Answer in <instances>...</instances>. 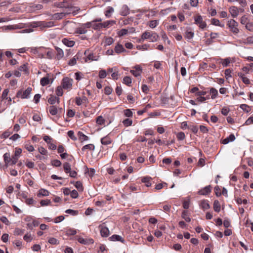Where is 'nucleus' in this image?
Segmentation results:
<instances>
[{"label":"nucleus","instance_id":"412c9836","mask_svg":"<svg viewBox=\"0 0 253 253\" xmlns=\"http://www.w3.org/2000/svg\"><path fill=\"white\" fill-rule=\"evenodd\" d=\"M200 207L201 209H202L203 210H206L210 208V205L208 203V201L207 200H202L200 202Z\"/></svg>","mask_w":253,"mask_h":253},{"label":"nucleus","instance_id":"4468645a","mask_svg":"<svg viewBox=\"0 0 253 253\" xmlns=\"http://www.w3.org/2000/svg\"><path fill=\"white\" fill-rule=\"evenodd\" d=\"M116 23V21L113 20H110L106 21L102 23V28H108L114 25Z\"/></svg>","mask_w":253,"mask_h":253},{"label":"nucleus","instance_id":"393cba45","mask_svg":"<svg viewBox=\"0 0 253 253\" xmlns=\"http://www.w3.org/2000/svg\"><path fill=\"white\" fill-rule=\"evenodd\" d=\"M194 36V33L191 31H189V29H187L185 33L184 38L188 40H190L193 39Z\"/></svg>","mask_w":253,"mask_h":253},{"label":"nucleus","instance_id":"f257e3e1","mask_svg":"<svg viewBox=\"0 0 253 253\" xmlns=\"http://www.w3.org/2000/svg\"><path fill=\"white\" fill-rule=\"evenodd\" d=\"M159 39L158 35L154 32L145 31L141 35V40L149 39L151 42H155L158 41ZM139 42H141L140 40Z\"/></svg>","mask_w":253,"mask_h":253},{"label":"nucleus","instance_id":"3c124183","mask_svg":"<svg viewBox=\"0 0 253 253\" xmlns=\"http://www.w3.org/2000/svg\"><path fill=\"white\" fill-rule=\"evenodd\" d=\"M114 40L111 37H108L105 39V44L106 45H110L113 43Z\"/></svg>","mask_w":253,"mask_h":253},{"label":"nucleus","instance_id":"e433bc0d","mask_svg":"<svg viewBox=\"0 0 253 253\" xmlns=\"http://www.w3.org/2000/svg\"><path fill=\"white\" fill-rule=\"evenodd\" d=\"M181 217L182 218L184 219V220L187 222H189L191 221V218L188 216L187 211H183L181 213Z\"/></svg>","mask_w":253,"mask_h":253},{"label":"nucleus","instance_id":"4d7b16f0","mask_svg":"<svg viewBox=\"0 0 253 253\" xmlns=\"http://www.w3.org/2000/svg\"><path fill=\"white\" fill-rule=\"evenodd\" d=\"M75 186L79 191H82L83 190V185L80 181H77L75 184Z\"/></svg>","mask_w":253,"mask_h":253},{"label":"nucleus","instance_id":"ea45409f","mask_svg":"<svg viewBox=\"0 0 253 253\" xmlns=\"http://www.w3.org/2000/svg\"><path fill=\"white\" fill-rule=\"evenodd\" d=\"M49 80L48 77H43L41 79V84L45 86L49 84Z\"/></svg>","mask_w":253,"mask_h":253},{"label":"nucleus","instance_id":"774afa93","mask_svg":"<svg viewBox=\"0 0 253 253\" xmlns=\"http://www.w3.org/2000/svg\"><path fill=\"white\" fill-rule=\"evenodd\" d=\"M253 124V115L249 117L245 122V124L247 126Z\"/></svg>","mask_w":253,"mask_h":253},{"label":"nucleus","instance_id":"de8ad7c7","mask_svg":"<svg viewBox=\"0 0 253 253\" xmlns=\"http://www.w3.org/2000/svg\"><path fill=\"white\" fill-rule=\"evenodd\" d=\"M48 243L51 245H58L59 244V241L55 238H49L48 241Z\"/></svg>","mask_w":253,"mask_h":253},{"label":"nucleus","instance_id":"7ed1b4c3","mask_svg":"<svg viewBox=\"0 0 253 253\" xmlns=\"http://www.w3.org/2000/svg\"><path fill=\"white\" fill-rule=\"evenodd\" d=\"M195 24L199 25V27L203 29L207 27L206 22L203 21V17L200 15H197L194 17Z\"/></svg>","mask_w":253,"mask_h":253},{"label":"nucleus","instance_id":"20e7f679","mask_svg":"<svg viewBox=\"0 0 253 253\" xmlns=\"http://www.w3.org/2000/svg\"><path fill=\"white\" fill-rule=\"evenodd\" d=\"M32 91L31 87H28L23 92L21 90L18 91L17 93L16 96L20 97L21 98H28Z\"/></svg>","mask_w":253,"mask_h":253},{"label":"nucleus","instance_id":"a18cd8bd","mask_svg":"<svg viewBox=\"0 0 253 253\" xmlns=\"http://www.w3.org/2000/svg\"><path fill=\"white\" fill-rule=\"evenodd\" d=\"M123 125L126 126H129L132 125V121L130 119H126L123 121Z\"/></svg>","mask_w":253,"mask_h":253},{"label":"nucleus","instance_id":"6e6552de","mask_svg":"<svg viewBox=\"0 0 253 253\" xmlns=\"http://www.w3.org/2000/svg\"><path fill=\"white\" fill-rule=\"evenodd\" d=\"M130 73L135 77L139 76L142 73V69L141 67L137 65L134 67V69L130 70Z\"/></svg>","mask_w":253,"mask_h":253},{"label":"nucleus","instance_id":"13d9d810","mask_svg":"<svg viewBox=\"0 0 253 253\" xmlns=\"http://www.w3.org/2000/svg\"><path fill=\"white\" fill-rule=\"evenodd\" d=\"M0 220L4 223L5 224L8 225L10 224V222L6 217L2 216H0Z\"/></svg>","mask_w":253,"mask_h":253},{"label":"nucleus","instance_id":"37998d69","mask_svg":"<svg viewBox=\"0 0 253 253\" xmlns=\"http://www.w3.org/2000/svg\"><path fill=\"white\" fill-rule=\"evenodd\" d=\"M211 23L212 25H214L215 26H220L222 28L224 27V25L221 24L219 20L217 19H215V18L212 19Z\"/></svg>","mask_w":253,"mask_h":253},{"label":"nucleus","instance_id":"a211bd4d","mask_svg":"<svg viewBox=\"0 0 253 253\" xmlns=\"http://www.w3.org/2000/svg\"><path fill=\"white\" fill-rule=\"evenodd\" d=\"M235 139V136L233 134H231L228 137L223 139L221 141V143L223 144H227L230 142H232Z\"/></svg>","mask_w":253,"mask_h":253},{"label":"nucleus","instance_id":"bf43d9fd","mask_svg":"<svg viewBox=\"0 0 253 253\" xmlns=\"http://www.w3.org/2000/svg\"><path fill=\"white\" fill-rule=\"evenodd\" d=\"M221 64L223 67H227L230 63V59L229 58H226L224 60H221Z\"/></svg>","mask_w":253,"mask_h":253},{"label":"nucleus","instance_id":"c85d7f7f","mask_svg":"<svg viewBox=\"0 0 253 253\" xmlns=\"http://www.w3.org/2000/svg\"><path fill=\"white\" fill-rule=\"evenodd\" d=\"M238 76L242 79L243 82L244 84H249L250 83L249 79L245 77V76L243 73H239Z\"/></svg>","mask_w":253,"mask_h":253},{"label":"nucleus","instance_id":"0e129e2a","mask_svg":"<svg viewBox=\"0 0 253 253\" xmlns=\"http://www.w3.org/2000/svg\"><path fill=\"white\" fill-rule=\"evenodd\" d=\"M8 90L7 89H4L3 92L1 95V98L2 100L4 99H8Z\"/></svg>","mask_w":253,"mask_h":253},{"label":"nucleus","instance_id":"ddd939ff","mask_svg":"<svg viewBox=\"0 0 253 253\" xmlns=\"http://www.w3.org/2000/svg\"><path fill=\"white\" fill-rule=\"evenodd\" d=\"M211 192V186H207L198 191V194L202 195H206Z\"/></svg>","mask_w":253,"mask_h":253},{"label":"nucleus","instance_id":"09e8293b","mask_svg":"<svg viewBox=\"0 0 253 253\" xmlns=\"http://www.w3.org/2000/svg\"><path fill=\"white\" fill-rule=\"evenodd\" d=\"M240 22L242 24L246 25L249 23V20L246 15L243 16L240 19Z\"/></svg>","mask_w":253,"mask_h":253},{"label":"nucleus","instance_id":"5fc2aeb1","mask_svg":"<svg viewBox=\"0 0 253 253\" xmlns=\"http://www.w3.org/2000/svg\"><path fill=\"white\" fill-rule=\"evenodd\" d=\"M10 134L11 132L10 131H6L4 132L3 133H2L1 135H0V138L1 139H6L7 137H8Z\"/></svg>","mask_w":253,"mask_h":253},{"label":"nucleus","instance_id":"338daca9","mask_svg":"<svg viewBox=\"0 0 253 253\" xmlns=\"http://www.w3.org/2000/svg\"><path fill=\"white\" fill-rule=\"evenodd\" d=\"M68 135L73 140H76L77 139L76 137L74 135V132L72 130H70L68 132Z\"/></svg>","mask_w":253,"mask_h":253},{"label":"nucleus","instance_id":"680f3d73","mask_svg":"<svg viewBox=\"0 0 253 253\" xmlns=\"http://www.w3.org/2000/svg\"><path fill=\"white\" fill-rule=\"evenodd\" d=\"M105 123V120L102 116H99L97 118L96 123L99 125H103Z\"/></svg>","mask_w":253,"mask_h":253},{"label":"nucleus","instance_id":"2f4dec72","mask_svg":"<svg viewBox=\"0 0 253 253\" xmlns=\"http://www.w3.org/2000/svg\"><path fill=\"white\" fill-rule=\"evenodd\" d=\"M114 11V9L112 7L108 6L107 10L105 12V15L107 18H109L111 16V14Z\"/></svg>","mask_w":253,"mask_h":253},{"label":"nucleus","instance_id":"5701e85b","mask_svg":"<svg viewBox=\"0 0 253 253\" xmlns=\"http://www.w3.org/2000/svg\"><path fill=\"white\" fill-rule=\"evenodd\" d=\"M112 140L108 135L103 137L101 139V143L102 145H107L111 144Z\"/></svg>","mask_w":253,"mask_h":253},{"label":"nucleus","instance_id":"cd10ccee","mask_svg":"<svg viewBox=\"0 0 253 253\" xmlns=\"http://www.w3.org/2000/svg\"><path fill=\"white\" fill-rule=\"evenodd\" d=\"M210 93L211 94V98L212 99H214L218 95L217 90L213 87L210 88Z\"/></svg>","mask_w":253,"mask_h":253},{"label":"nucleus","instance_id":"6ab92c4d","mask_svg":"<svg viewBox=\"0 0 253 253\" xmlns=\"http://www.w3.org/2000/svg\"><path fill=\"white\" fill-rule=\"evenodd\" d=\"M62 43L68 47H73L75 42L74 41L70 40L67 38H64L62 40Z\"/></svg>","mask_w":253,"mask_h":253},{"label":"nucleus","instance_id":"f03ea898","mask_svg":"<svg viewBox=\"0 0 253 253\" xmlns=\"http://www.w3.org/2000/svg\"><path fill=\"white\" fill-rule=\"evenodd\" d=\"M227 26L234 34H237L239 32V30L238 28V23L235 20L230 19L228 20Z\"/></svg>","mask_w":253,"mask_h":253},{"label":"nucleus","instance_id":"4be33fe9","mask_svg":"<svg viewBox=\"0 0 253 253\" xmlns=\"http://www.w3.org/2000/svg\"><path fill=\"white\" fill-rule=\"evenodd\" d=\"M115 52L118 54L121 53L123 52L126 51V49L124 48L123 46L119 43H118L115 47Z\"/></svg>","mask_w":253,"mask_h":253},{"label":"nucleus","instance_id":"72a5a7b5","mask_svg":"<svg viewBox=\"0 0 253 253\" xmlns=\"http://www.w3.org/2000/svg\"><path fill=\"white\" fill-rule=\"evenodd\" d=\"M49 192L46 189H41L39 191V193L38 194V196L40 197L42 196H47L49 195Z\"/></svg>","mask_w":253,"mask_h":253},{"label":"nucleus","instance_id":"c03bdc74","mask_svg":"<svg viewBox=\"0 0 253 253\" xmlns=\"http://www.w3.org/2000/svg\"><path fill=\"white\" fill-rule=\"evenodd\" d=\"M63 87L61 86H58L57 87L55 93L58 96H61L63 94Z\"/></svg>","mask_w":253,"mask_h":253},{"label":"nucleus","instance_id":"79ce46f5","mask_svg":"<svg viewBox=\"0 0 253 253\" xmlns=\"http://www.w3.org/2000/svg\"><path fill=\"white\" fill-rule=\"evenodd\" d=\"M78 135L79 139L82 141H85L88 139V137L84 135L82 132L79 131L78 133Z\"/></svg>","mask_w":253,"mask_h":253},{"label":"nucleus","instance_id":"9d476101","mask_svg":"<svg viewBox=\"0 0 253 253\" xmlns=\"http://www.w3.org/2000/svg\"><path fill=\"white\" fill-rule=\"evenodd\" d=\"M229 10L233 18H235L239 15V9L237 7L235 6L230 7L229 9Z\"/></svg>","mask_w":253,"mask_h":253},{"label":"nucleus","instance_id":"a878e982","mask_svg":"<svg viewBox=\"0 0 253 253\" xmlns=\"http://www.w3.org/2000/svg\"><path fill=\"white\" fill-rule=\"evenodd\" d=\"M110 239L111 241H120L122 243H124L125 240L120 235H113L111 237H110Z\"/></svg>","mask_w":253,"mask_h":253},{"label":"nucleus","instance_id":"f3484780","mask_svg":"<svg viewBox=\"0 0 253 253\" xmlns=\"http://www.w3.org/2000/svg\"><path fill=\"white\" fill-rule=\"evenodd\" d=\"M152 178L150 176H147L145 177H143L141 178V182L142 183H145L146 186L149 187H150L152 185L151 181Z\"/></svg>","mask_w":253,"mask_h":253},{"label":"nucleus","instance_id":"a19ab883","mask_svg":"<svg viewBox=\"0 0 253 253\" xmlns=\"http://www.w3.org/2000/svg\"><path fill=\"white\" fill-rule=\"evenodd\" d=\"M92 28L95 30H99L102 29V23H96V22L92 21Z\"/></svg>","mask_w":253,"mask_h":253},{"label":"nucleus","instance_id":"bb28decb","mask_svg":"<svg viewBox=\"0 0 253 253\" xmlns=\"http://www.w3.org/2000/svg\"><path fill=\"white\" fill-rule=\"evenodd\" d=\"M99 56H94L93 54L90 53L89 54L86 58L85 59V62H87L88 61H97L98 60Z\"/></svg>","mask_w":253,"mask_h":253},{"label":"nucleus","instance_id":"b1692460","mask_svg":"<svg viewBox=\"0 0 253 253\" xmlns=\"http://www.w3.org/2000/svg\"><path fill=\"white\" fill-rule=\"evenodd\" d=\"M55 49H56V50L57 51L56 58L58 60H60L63 57V56H64V52H63V50L61 48H59L58 47H56Z\"/></svg>","mask_w":253,"mask_h":253},{"label":"nucleus","instance_id":"2eb2a0df","mask_svg":"<svg viewBox=\"0 0 253 253\" xmlns=\"http://www.w3.org/2000/svg\"><path fill=\"white\" fill-rule=\"evenodd\" d=\"M3 160L6 167L10 165L11 158L9 153H6L4 154Z\"/></svg>","mask_w":253,"mask_h":253},{"label":"nucleus","instance_id":"603ef678","mask_svg":"<svg viewBox=\"0 0 253 253\" xmlns=\"http://www.w3.org/2000/svg\"><path fill=\"white\" fill-rule=\"evenodd\" d=\"M25 148L29 152H33L34 151V148L30 143H27L25 145Z\"/></svg>","mask_w":253,"mask_h":253},{"label":"nucleus","instance_id":"69168bd1","mask_svg":"<svg viewBox=\"0 0 253 253\" xmlns=\"http://www.w3.org/2000/svg\"><path fill=\"white\" fill-rule=\"evenodd\" d=\"M24 240L27 242H30L32 240V237L30 234L27 233L23 237Z\"/></svg>","mask_w":253,"mask_h":253},{"label":"nucleus","instance_id":"c9c22d12","mask_svg":"<svg viewBox=\"0 0 253 253\" xmlns=\"http://www.w3.org/2000/svg\"><path fill=\"white\" fill-rule=\"evenodd\" d=\"M123 83L128 86H130L132 83L131 79L130 77L126 76L123 79Z\"/></svg>","mask_w":253,"mask_h":253},{"label":"nucleus","instance_id":"58836bf2","mask_svg":"<svg viewBox=\"0 0 253 253\" xmlns=\"http://www.w3.org/2000/svg\"><path fill=\"white\" fill-rule=\"evenodd\" d=\"M158 20H154L150 21L148 25L151 28L154 29L158 26Z\"/></svg>","mask_w":253,"mask_h":253},{"label":"nucleus","instance_id":"423d86ee","mask_svg":"<svg viewBox=\"0 0 253 253\" xmlns=\"http://www.w3.org/2000/svg\"><path fill=\"white\" fill-rule=\"evenodd\" d=\"M44 50V47H35L32 49V51L34 54H37L39 58H42L45 57L43 54Z\"/></svg>","mask_w":253,"mask_h":253},{"label":"nucleus","instance_id":"f8f14e48","mask_svg":"<svg viewBox=\"0 0 253 253\" xmlns=\"http://www.w3.org/2000/svg\"><path fill=\"white\" fill-rule=\"evenodd\" d=\"M43 54L45 56L44 58L49 59H52L53 56V53L52 50L45 47H44V50H43Z\"/></svg>","mask_w":253,"mask_h":253},{"label":"nucleus","instance_id":"1a4fd4ad","mask_svg":"<svg viewBox=\"0 0 253 253\" xmlns=\"http://www.w3.org/2000/svg\"><path fill=\"white\" fill-rule=\"evenodd\" d=\"M99 228L101 236L103 237H108L109 234V230L108 228L103 225H100Z\"/></svg>","mask_w":253,"mask_h":253},{"label":"nucleus","instance_id":"4c0bfd02","mask_svg":"<svg viewBox=\"0 0 253 253\" xmlns=\"http://www.w3.org/2000/svg\"><path fill=\"white\" fill-rule=\"evenodd\" d=\"M95 149V146L93 144H89L84 145L82 149V151H84L85 150L88 149L89 150L93 151Z\"/></svg>","mask_w":253,"mask_h":253},{"label":"nucleus","instance_id":"8fccbe9b","mask_svg":"<svg viewBox=\"0 0 253 253\" xmlns=\"http://www.w3.org/2000/svg\"><path fill=\"white\" fill-rule=\"evenodd\" d=\"M128 33V30L126 29H122L118 32V35L119 37H122L126 35Z\"/></svg>","mask_w":253,"mask_h":253},{"label":"nucleus","instance_id":"052dcab7","mask_svg":"<svg viewBox=\"0 0 253 253\" xmlns=\"http://www.w3.org/2000/svg\"><path fill=\"white\" fill-rule=\"evenodd\" d=\"M99 77L101 79L105 78L107 76V73L105 70H101L99 72Z\"/></svg>","mask_w":253,"mask_h":253},{"label":"nucleus","instance_id":"7c9ffc66","mask_svg":"<svg viewBox=\"0 0 253 253\" xmlns=\"http://www.w3.org/2000/svg\"><path fill=\"white\" fill-rule=\"evenodd\" d=\"M79 56H80L79 54H76L73 58L69 61L68 64L70 66L75 65L77 63V60L79 59Z\"/></svg>","mask_w":253,"mask_h":253},{"label":"nucleus","instance_id":"39448f33","mask_svg":"<svg viewBox=\"0 0 253 253\" xmlns=\"http://www.w3.org/2000/svg\"><path fill=\"white\" fill-rule=\"evenodd\" d=\"M73 80L68 77L64 78L62 80V87L64 89H70L72 87Z\"/></svg>","mask_w":253,"mask_h":253},{"label":"nucleus","instance_id":"f704fd0d","mask_svg":"<svg viewBox=\"0 0 253 253\" xmlns=\"http://www.w3.org/2000/svg\"><path fill=\"white\" fill-rule=\"evenodd\" d=\"M27 63L24 64L19 67L18 70L20 72H24L25 74H27L28 73V69L27 67Z\"/></svg>","mask_w":253,"mask_h":253},{"label":"nucleus","instance_id":"0eeeda50","mask_svg":"<svg viewBox=\"0 0 253 253\" xmlns=\"http://www.w3.org/2000/svg\"><path fill=\"white\" fill-rule=\"evenodd\" d=\"M62 109L59 108L58 109L55 106H51L49 107V112L51 115H59L62 113Z\"/></svg>","mask_w":253,"mask_h":253},{"label":"nucleus","instance_id":"c756f323","mask_svg":"<svg viewBox=\"0 0 253 253\" xmlns=\"http://www.w3.org/2000/svg\"><path fill=\"white\" fill-rule=\"evenodd\" d=\"M120 13L123 16H126L128 15L129 13V8L126 5H123Z\"/></svg>","mask_w":253,"mask_h":253},{"label":"nucleus","instance_id":"6e6d98bb","mask_svg":"<svg viewBox=\"0 0 253 253\" xmlns=\"http://www.w3.org/2000/svg\"><path fill=\"white\" fill-rule=\"evenodd\" d=\"M42 206H45L50 205L51 201L50 200H42L40 202Z\"/></svg>","mask_w":253,"mask_h":253},{"label":"nucleus","instance_id":"49530a36","mask_svg":"<svg viewBox=\"0 0 253 253\" xmlns=\"http://www.w3.org/2000/svg\"><path fill=\"white\" fill-rule=\"evenodd\" d=\"M63 168L65 172L68 173L71 170V165L68 163H65L63 164Z\"/></svg>","mask_w":253,"mask_h":253},{"label":"nucleus","instance_id":"864d4df0","mask_svg":"<svg viewBox=\"0 0 253 253\" xmlns=\"http://www.w3.org/2000/svg\"><path fill=\"white\" fill-rule=\"evenodd\" d=\"M124 115L127 117H131L133 115L132 112L130 109H126L124 110Z\"/></svg>","mask_w":253,"mask_h":253},{"label":"nucleus","instance_id":"473e14b6","mask_svg":"<svg viewBox=\"0 0 253 253\" xmlns=\"http://www.w3.org/2000/svg\"><path fill=\"white\" fill-rule=\"evenodd\" d=\"M220 204L218 200H215L213 202V209L216 212H219L220 211Z\"/></svg>","mask_w":253,"mask_h":253},{"label":"nucleus","instance_id":"9b49d317","mask_svg":"<svg viewBox=\"0 0 253 253\" xmlns=\"http://www.w3.org/2000/svg\"><path fill=\"white\" fill-rule=\"evenodd\" d=\"M39 26L43 28H50L54 26V24L52 21H43L40 22Z\"/></svg>","mask_w":253,"mask_h":253},{"label":"nucleus","instance_id":"e2e57ef3","mask_svg":"<svg viewBox=\"0 0 253 253\" xmlns=\"http://www.w3.org/2000/svg\"><path fill=\"white\" fill-rule=\"evenodd\" d=\"M52 166L58 167L61 165V162L58 160H54L51 161Z\"/></svg>","mask_w":253,"mask_h":253},{"label":"nucleus","instance_id":"aec40b11","mask_svg":"<svg viewBox=\"0 0 253 253\" xmlns=\"http://www.w3.org/2000/svg\"><path fill=\"white\" fill-rule=\"evenodd\" d=\"M48 102L49 104L53 105L55 104L56 102L58 104L59 103V98L57 97L54 96L52 95H50L49 98L48 99Z\"/></svg>","mask_w":253,"mask_h":253},{"label":"nucleus","instance_id":"dca6fc26","mask_svg":"<svg viewBox=\"0 0 253 253\" xmlns=\"http://www.w3.org/2000/svg\"><path fill=\"white\" fill-rule=\"evenodd\" d=\"M78 241L79 243L84 245L93 244L94 242L92 239H84L82 237H79Z\"/></svg>","mask_w":253,"mask_h":253}]
</instances>
